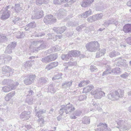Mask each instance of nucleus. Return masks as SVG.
I'll use <instances>...</instances> for the list:
<instances>
[{"label":"nucleus","mask_w":131,"mask_h":131,"mask_svg":"<svg viewBox=\"0 0 131 131\" xmlns=\"http://www.w3.org/2000/svg\"><path fill=\"white\" fill-rule=\"evenodd\" d=\"M82 121L83 124H89L90 123V118L87 116H85L83 118Z\"/></svg>","instance_id":"obj_27"},{"label":"nucleus","mask_w":131,"mask_h":131,"mask_svg":"<svg viewBox=\"0 0 131 131\" xmlns=\"http://www.w3.org/2000/svg\"><path fill=\"white\" fill-rule=\"evenodd\" d=\"M68 105H62L59 111V113L61 114H62L65 112L66 114H67L75 110V108L72 105H71L70 106Z\"/></svg>","instance_id":"obj_4"},{"label":"nucleus","mask_w":131,"mask_h":131,"mask_svg":"<svg viewBox=\"0 0 131 131\" xmlns=\"http://www.w3.org/2000/svg\"><path fill=\"white\" fill-rule=\"evenodd\" d=\"M28 24L31 29L35 28L36 26V23L35 22H31Z\"/></svg>","instance_id":"obj_48"},{"label":"nucleus","mask_w":131,"mask_h":131,"mask_svg":"<svg viewBox=\"0 0 131 131\" xmlns=\"http://www.w3.org/2000/svg\"><path fill=\"white\" fill-rule=\"evenodd\" d=\"M35 77L36 76L35 75H32L29 76V79L31 80L30 81H31V83L35 79Z\"/></svg>","instance_id":"obj_59"},{"label":"nucleus","mask_w":131,"mask_h":131,"mask_svg":"<svg viewBox=\"0 0 131 131\" xmlns=\"http://www.w3.org/2000/svg\"><path fill=\"white\" fill-rule=\"evenodd\" d=\"M15 94V91H12L10 93H8L7 95L9 97V98L11 99L12 97L14 96Z\"/></svg>","instance_id":"obj_55"},{"label":"nucleus","mask_w":131,"mask_h":131,"mask_svg":"<svg viewBox=\"0 0 131 131\" xmlns=\"http://www.w3.org/2000/svg\"><path fill=\"white\" fill-rule=\"evenodd\" d=\"M69 56L68 53L67 54H62L61 56V58L63 60H67L69 58Z\"/></svg>","instance_id":"obj_41"},{"label":"nucleus","mask_w":131,"mask_h":131,"mask_svg":"<svg viewBox=\"0 0 131 131\" xmlns=\"http://www.w3.org/2000/svg\"><path fill=\"white\" fill-rule=\"evenodd\" d=\"M123 30L125 32H131V24H127L125 25L123 27Z\"/></svg>","instance_id":"obj_19"},{"label":"nucleus","mask_w":131,"mask_h":131,"mask_svg":"<svg viewBox=\"0 0 131 131\" xmlns=\"http://www.w3.org/2000/svg\"><path fill=\"white\" fill-rule=\"evenodd\" d=\"M62 73H59L57 74L55 76H54V77H53L52 79L54 81L59 79H61L62 78Z\"/></svg>","instance_id":"obj_36"},{"label":"nucleus","mask_w":131,"mask_h":131,"mask_svg":"<svg viewBox=\"0 0 131 131\" xmlns=\"http://www.w3.org/2000/svg\"><path fill=\"white\" fill-rule=\"evenodd\" d=\"M66 27L65 26L58 28H54L53 30L57 34L63 33L66 30Z\"/></svg>","instance_id":"obj_14"},{"label":"nucleus","mask_w":131,"mask_h":131,"mask_svg":"<svg viewBox=\"0 0 131 131\" xmlns=\"http://www.w3.org/2000/svg\"><path fill=\"white\" fill-rule=\"evenodd\" d=\"M86 24H83L81 25L80 26H78L76 28V29L78 30L79 31L81 30L82 29L86 26Z\"/></svg>","instance_id":"obj_46"},{"label":"nucleus","mask_w":131,"mask_h":131,"mask_svg":"<svg viewBox=\"0 0 131 131\" xmlns=\"http://www.w3.org/2000/svg\"><path fill=\"white\" fill-rule=\"evenodd\" d=\"M36 107H35V112L37 113L36 114V116L39 118L40 117L41 115L43 114L44 113H45L46 111L44 110H41L38 111L37 112V109H36Z\"/></svg>","instance_id":"obj_26"},{"label":"nucleus","mask_w":131,"mask_h":131,"mask_svg":"<svg viewBox=\"0 0 131 131\" xmlns=\"http://www.w3.org/2000/svg\"><path fill=\"white\" fill-rule=\"evenodd\" d=\"M116 127L119 129V131H128V129L131 127V125L129 124L128 127L127 125H122L120 127L117 126Z\"/></svg>","instance_id":"obj_22"},{"label":"nucleus","mask_w":131,"mask_h":131,"mask_svg":"<svg viewBox=\"0 0 131 131\" xmlns=\"http://www.w3.org/2000/svg\"><path fill=\"white\" fill-rule=\"evenodd\" d=\"M63 0H54L53 3L56 4H60L63 3Z\"/></svg>","instance_id":"obj_52"},{"label":"nucleus","mask_w":131,"mask_h":131,"mask_svg":"<svg viewBox=\"0 0 131 131\" xmlns=\"http://www.w3.org/2000/svg\"><path fill=\"white\" fill-rule=\"evenodd\" d=\"M117 124L119 125V127L123 125H127L128 124L126 123V122L125 120H121V119L118 120L116 121Z\"/></svg>","instance_id":"obj_28"},{"label":"nucleus","mask_w":131,"mask_h":131,"mask_svg":"<svg viewBox=\"0 0 131 131\" xmlns=\"http://www.w3.org/2000/svg\"><path fill=\"white\" fill-rule=\"evenodd\" d=\"M41 61L43 62L48 63L50 62L48 56L42 58Z\"/></svg>","instance_id":"obj_44"},{"label":"nucleus","mask_w":131,"mask_h":131,"mask_svg":"<svg viewBox=\"0 0 131 131\" xmlns=\"http://www.w3.org/2000/svg\"><path fill=\"white\" fill-rule=\"evenodd\" d=\"M16 42H13L10 43L8 46L13 49L16 46Z\"/></svg>","instance_id":"obj_45"},{"label":"nucleus","mask_w":131,"mask_h":131,"mask_svg":"<svg viewBox=\"0 0 131 131\" xmlns=\"http://www.w3.org/2000/svg\"><path fill=\"white\" fill-rule=\"evenodd\" d=\"M47 81V78L45 77H41L40 78L39 82L41 84L46 83Z\"/></svg>","instance_id":"obj_38"},{"label":"nucleus","mask_w":131,"mask_h":131,"mask_svg":"<svg viewBox=\"0 0 131 131\" xmlns=\"http://www.w3.org/2000/svg\"><path fill=\"white\" fill-rule=\"evenodd\" d=\"M15 34L16 35V37L17 38H21L24 37V35L22 32L20 31H18L15 33Z\"/></svg>","instance_id":"obj_33"},{"label":"nucleus","mask_w":131,"mask_h":131,"mask_svg":"<svg viewBox=\"0 0 131 131\" xmlns=\"http://www.w3.org/2000/svg\"><path fill=\"white\" fill-rule=\"evenodd\" d=\"M65 64L68 66H75L77 65V62L76 61H75L74 62H69L68 63H65Z\"/></svg>","instance_id":"obj_39"},{"label":"nucleus","mask_w":131,"mask_h":131,"mask_svg":"<svg viewBox=\"0 0 131 131\" xmlns=\"http://www.w3.org/2000/svg\"><path fill=\"white\" fill-rule=\"evenodd\" d=\"M91 10L90 9L88 10L87 11H86L85 13V14H86V16L88 17L89 15L91 14Z\"/></svg>","instance_id":"obj_64"},{"label":"nucleus","mask_w":131,"mask_h":131,"mask_svg":"<svg viewBox=\"0 0 131 131\" xmlns=\"http://www.w3.org/2000/svg\"><path fill=\"white\" fill-rule=\"evenodd\" d=\"M44 3L43 0H36V4L37 5L40 6Z\"/></svg>","instance_id":"obj_53"},{"label":"nucleus","mask_w":131,"mask_h":131,"mask_svg":"<svg viewBox=\"0 0 131 131\" xmlns=\"http://www.w3.org/2000/svg\"><path fill=\"white\" fill-rule=\"evenodd\" d=\"M94 86L93 85L88 86L83 89V92L86 93L90 91L94 88Z\"/></svg>","instance_id":"obj_30"},{"label":"nucleus","mask_w":131,"mask_h":131,"mask_svg":"<svg viewBox=\"0 0 131 131\" xmlns=\"http://www.w3.org/2000/svg\"><path fill=\"white\" fill-rule=\"evenodd\" d=\"M0 40H1V42L3 41L4 40H7V38L6 36L4 35H0Z\"/></svg>","instance_id":"obj_56"},{"label":"nucleus","mask_w":131,"mask_h":131,"mask_svg":"<svg viewBox=\"0 0 131 131\" xmlns=\"http://www.w3.org/2000/svg\"><path fill=\"white\" fill-rule=\"evenodd\" d=\"M43 11L42 10L38 11L37 12H35L34 14L32 15V19H39L41 18L43 16Z\"/></svg>","instance_id":"obj_13"},{"label":"nucleus","mask_w":131,"mask_h":131,"mask_svg":"<svg viewBox=\"0 0 131 131\" xmlns=\"http://www.w3.org/2000/svg\"><path fill=\"white\" fill-rule=\"evenodd\" d=\"M48 56L50 62L53 60H55L58 57V55L57 53L51 54Z\"/></svg>","instance_id":"obj_29"},{"label":"nucleus","mask_w":131,"mask_h":131,"mask_svg":"<svg viewBox=\"0 0 131 131\" xmlns=\"http://www.w3.org/2000/svg\"><path fill=\"white\" fill-rule=\"evenodd\" d=\"M73 81L71 80L69 81H66L62 84V88L67 89L70 87L72 84Z\"/></svg>","instance_id":"obj_20"},{"label":"nucleus","mask_w":131,"mask_h":131,"mask_svg":"<svg viewBox=\"0 0 131 131\" xmlns=\"http://www.w3.org/2000/svg\"><path fill=\"white\" fill-rule=\"evenodd\" d=\"M66 10L63 9H60L58 10L57 12L55 14V15L58 19H61L64 18L66 15Z\"/></svg>","instance_id":"obj_11"},{"label":"nucleus","mask_w":131,"mask_h":131,"mask_svg":"<svg viewBox=\"0 0 131 131\" xmlns=\"http://www.w3.org/2000/svg\"><path fill=\"white\" fill-rule=\"evenodd\" d=\"M94 0H84L82 3L81 5L82 6L86 7L89 6L93 2Z\"/></svg>","instance_id":"obj_17"},{"label":"nucleus","mask_w":131,"mask_h":131,"mask_svg":"<svg viewBox=\"0 0 131 131\" xmlns=\"http://www.w3.org/2000/svg\"><path fill=\"white\" fill-rule=\"evenodd\" d=\"M54 85L52 83L50 84L48 88V91L51 93H55L57 90L56 88L54 86Z\"/></svg>","instance_id":"obj_18"},{"label":"nucleus","mask_w":131,"mask_h":131,"mask_svg":"<svg viewBox=\"0 0 131 131\" xmlns=\"http://www.w3.org/2000/svg\"><path fill=\"white\" fill-rule=\"evenodd\" d=\"M45 35V34L44 33L40 32V33H37L35 35V37H41Z\"/></svg>","instance_id":"obj_57"},{"label":"nucleus","mask_w":131,"mask_h":131,"mask_svg":"<svg viewBox=\"0 0 131 131\" xmlns=\"http://www.w3.org/2000/svg\"><path fill=\"white\" fill-rule=\"evenodd\" d=\"M87 20L88 21L91 22L96 21L95 18H94V15L88 18L87 19Z\"/></svg>","instance_id":"obj_49"},{"label":"nucleus","mask_w":131,"mask_h":131,"mask_svg":"<svg viewBox=\"0 0 131 131\" xmlns=\"http://www.w3.org/2000/svg\"><path fill=\"white\" fill-rule=\"evenodd\" d=\"M32 64L31 62L29 61H27L24 64L25 68L28 69L31 67Z\"/></svg>","instance_id":"obj_37"},{"label":"nucleus","mask_w":131,"mask_h":131,"mask_svg":"<svg viewBox=\"0 0 131 131\" xmlns=\"http://www.w3.org/2000/svg\"><path fill=\"white\" fill-rule=\"evenodd\" d=\"M94 15L96 20L101 19L103 16V14L102 13L97 14Z\"/></svg>","instance_id":"obj_34"},{"label":"nucleus","mask_w":131,"mask_h":131,"mask_svg":"<svg viewBox=\"0 0 131 131\" xmlns=\"http://www.w3.org/2000/svg\"><path fill=\"white\" fill-rule=\"evenodd\" d=\"M30 112L25 111L22 112L20 115V118L24 120H27L30 117Z\"/></svg>","instance_id":"obj_12"},{"label":"nucleus","mask_w":131,"mask_h":131,"mask_svg":"<svg viewBox=\"0 0 131 131\" xmlns=\"http://www.w3.org/2000/svg\"><path fill=\"white\" fill-rule=\"evenodd\" d=\"M57 19L51 15L46 16L43 19V21L46 24H51L56 22Z\"/></svg>","instance_id":"obj_6"},{"label":"nucleus","mask_w":131,"mask_h":131,"mask_svg":"<svg viewBox=\"0 0 131 131\" xmlns=\"http://www.w3.org/2000/svg\"><path fill=\"white\" fill-rule=\"evenodd\" d=\"M87 51L91 52H95L100 50V45L97 41H92L88 43L86 45Z\"/></svg>","instance_id":"obj_2"},{"label":"nucleus","mask_w":131,"mask_h":131,"mask_svg":"<svg viewBox=\"0 0 131 131\" xmlns=\"http://www.w3.org/2000/svg\"><path fill=\"white\" fill-rule=\"evenodd\" d=\"M109 24H116V25L117 21H116L115 19H111L110 20H108Z\"/></svg>","instance_id":"obj_51"},{"label":"nucleus","mask_w":131,"mask_h":131,"mask_svg":"<svg viewBox=\"0 0 131 131\" xmlns=\"http://www.w3.org/2000/svg\"><path fill=\"white\" fill-rule=\"evenodd\" d=\"M97 126L98 127L95 131H111L110 128H106L107 126L106 124L100 123Z\"/></svg>","instance_id":"obj_10"},{"label":"nucleus","mask_w":131,"mask_h":131,"mask_svg":"<svg viewBox=\"0 0 131 131\" xmlns=\"http://www.w3.org/2000/svg\"><path fill=\"white\" fill-rule=\"evenodd\" d=\"M92 105L95 106V109L97 110H99L101 109L100 108V107L99 106V104H95L93 103Z\"/></svg>","instance_id":"obj_62"},{"label":"nucleus","mask_w":131,"mask_h":131,"mask_svg":"<svg viewBox=\"0 0 131 131\" xmlns=\"http://www.w3.org/2000/svg\"><path fill=\"white\" fill-rule=\"evenodd\" d=\"M60 47L58 45L52 48L49 50L48 52L49 53H51L52 52H56L59 51L60 50Z\"/></svg>","instance_id":"obj_25"},{"label":"nucleus","mask_w":131,"mask_h":131,"mask_svg":"<svg viewBox=\"0 0 131 131\" xmlns=\"http://www.w3.org/2000/svg\"><path fill=\"white\" fill-rule=\"evenodd\" d=\"M116 127L119 129V131H128V129L131 127V125L129 124L128 127L127 125H122L120 127L117 126Z\"/></svg>","instance_id":"obj_21"},{"label":"nucleus","mask_w":131,"mask_h":131,"mask_svg":"<svg viewBox=\"0 0 131 131\" xmlns=\"http://www.w3.org/2000/svg\"><path fill=\"white\" fill-rule=\"evenodd\" d=\"M105 53V50L104 49H101L97 51L96 53V57L99 58L104 55Z\"/></svg>","instance_id":"obj_23"},{"label":"nucleus","mask_w":131,"mask_h":131,"mask_svg":"<svg viewBox=\"0 0 131 131\" xmlns=\"http://www.w3.org/2000/svg\"><path fill=\"white\" fill-rule=\"evenodd\" d=\"M18 82H16L13 85H8L7 86H5L3 88V91L5 92H7L12 90H14L19 85Z\"/></svg>","instance_id":"obj_9"},{"label":"nucleus","mask_w":131,"mask_h":131,"mask_svg":"<svg viewBox=\"0 0 131 131\" xmlns=\"http://www.w3.org/2000/svg\"><path fill=\"white\" fill-rule=\"evenodd\" d=\"M91 95H94V97L96 99H100L105 96L104 92L100 89H96L92 91L91 93Z\"/></svg>","instance_id":"obj_5"},{"label":"nucleus","mask_w":131,"mask_h":131,"mask_svg":"<svg viewBox=\"0 0 131 131\" xmlns=\"http://www.w3.org/2000/svg\"><path fill=\"white\" fill-rule=\"evenodd\" d=\"M21 8L19 4L15 5V10L16 12L18 13L21 10Z\"/></svg>","instance_id":"obj_40"},{"label":"nucleus","mask_w":131,"mask_h":131,"mask_svg":"<svg viewBox=\"0 0 131 131\" xmlns=\"http://www.w3.org/2000/svg\"><path fill=\"white\" fill-rule=\"evenodd\" d=\"M121 72V69L118 67L115 68L111 70V73L115 74L120 73Z\"/></svg>","instance_id":"obj_31"},{"label":"nucleus","mask_w":131,"mask_h":131,"mask_svg":"<svg viewBox=\"0 0 131 131\" xmlns=\"http://www.w3.org/2000/svg\"><path fill=\"white\" fill-rule=\"evenodd\" d=\"M124 94V91L118 89L113 92H109L107 95V97L108 99L112 101H115L117 100L119 98L123 97Z\"/></svg>","instance_id":"obj_1"},{"label":"nucleus","mask_w":131,"mask_h":131,"mask_svg":"<svg viewBox=\"0 0 131 131\" xmlns=\"http://www.w3.org/2000/svg\"><path fill=\"white\" fill-rule=\"evenodd\" d=\"M119 54H120L117 51H116L114 50L109 53V56L110 57L112 58Z\"/></svg>","instance_id":"obj_32"},{"label":"nucleus","mask_w":131,"mask_h":131,"mask_svg":"<svg viewBox=\"0 0 131 131\" xmlns=\"http://www.w3.org/2000/svg\"><path fill=\"white\" fill-rule=\"evenodd\" d=\"M81 113L82 112L81 111L79 110H77L74 112V114L76 116H79L81 115Z\"/></svg>","instance_id":"obj_58"},{"label":"nucleus","mask_w":131,"mask_h":131,"mask_svg":"<svg viewBox=\"0 0 131 131\" xmlns=\"http://www.w3.org/2000/svg\"><path fill=\"white\" fill-rule=\"evenodd\" d=\"M13 81L9 79H4L2 82V83L3 85H13L12 83H13Z\"/></svg>","instance_id":"obj_24"},{"label":"nucleus","mask_w":131,"mask_h":131,"mask_svg":"<svg viewBox=\"0 0 131 131\" xmlns=\"http://www.w3.org/2000/svg\"><path fill=\"white\" fill-rule=\"evenodd\" d=\"M10 12L7 9L5 8L2 9L0 12V14H1V18L3 20H5L8 19L10 16Z\"/></svg>","instance_id":"obj_7"},{"label":"nucleus","mask_w":131,"mask_h":131,"mask_svg":"<svg viewBox=\"0 0 131 131\" xmlns=\"http://www.w3.org/2000/svg\"><path fill=\"white\" fill-rule=\"evenodd\" d=\"M45 47L43 41H39L32 42L30 48H33V52H35L44 48Z\"/></svg>","instance_id":"obj_3"},{"label":"nucleus","mask_w":131,"mask_h":131,"mask_svg":"<svg viewBox=\"0 0 131 131\" xmlns=\"http://www.w3.org/2000/svg\"><path fill=\"white\" fill-rule=\"evenodd\" d=\"M80 54V51L77 50H72L70 51L68 54L70 57H77L79 56Z\"/></svg>","instance_id":"obj_15"},{"label":"nucleus","mask_w":131,"mask_h":131,"mask_svg":"<svg viewBox=\"0 0 131 131\" xmlns=\"http://www.w3.org/2000/svg\"><path fill=\"white\" fill-rule=\"evenodd\" d=\"M86 98V96L85 95H80L79 97V99L80 101H82Z\"/></svg>","instance_id":"obj_54"},{"label":"nucleus","mask_w":131,"mask_h":131,"mask_svg":"<svg viewBox=\"0 0 131 131\" xmlns=\"http://www.w3.org/2000/svg\"><path fill=\"white\" fill-rule=\"evenodd\" d=\"M128 74L127 73L125 72L124 74H121V77L122 78H126L128 77Z\"/></svg>","instance_id":"obj_63"},{"label":"nucleus","mask_w":131,"mask_h":131,"mask_svg":"<svg viewBox=\"0 0 131 131\" xmlns=\"http://www.w3.org/2000/svg\"><path fill=\"white\" fill-rule=\"evenodd\" d=\"M13 50L11 48L7 46L6 48L5 51V53H6L10 54L12 53V50Z\"/></svg>","instance_id":"obj_42"},{"label":"nucleus","mask_w":131,"mask_h":131,"mask_svg":"<svg viewBox=\"0 0 131 131\" xmlns=\"http://www.w3.org/2000/svg\"><path fill=\"white\" fill-rule=\"evenodd\" d=\"M31 80L28 79H25L24 80V83L26 85H28L31 83Z\"/></svg>","instance_id":"obj_50"},{"label":"nucleus","mask_w":131,"mask_h":131,"mask_svg":"<svg viewBox=\"0 0 131 131\" xmlns=\"http://www.w3.org/2000/svg\"><path fill=\"white\" fill-rule=\"evenodd\" d=\"M21 19L19 17H15L14 18L13 22L15 24H17L20 22Z\"/></svg>","instance_id":"obj_43"},{"label":"nucleus","mask_w":131,"mask_h":131,"mask_svg":"<svg viewBox=\"0 0 131 131\" xmlns=\"http://www.w3.org/2000/svg\"><path fill=\"white\" fill-rule=\"evenodd\" d=\"M58 64V62H55L51 63L47 66L46 69L47 70H49L57 66Z\"/></svg>","instance_id":"obj_16"},{"label":"nucleus","mask_w":131,"mask_h":131,"mask_svg":"<svg viewBox=\"0 0 131 131\" xmlns=\"http://www.w3.org/2000/svg\"><path fill=\"white\" fill-rule=\"evenodd\" d=\"M33 98L31 97H27L25 100V102L29 105H31L33 103Z\"/></svg>","instance_id":"obj_35"},{"label":"nucleus","mask_w":131,"mask_h":131,"mask_svg":"<svg viewBox=\"0 0 131 131\" xmlns=\"http://www.w3.org/2000/svg\"><path fill=\"white\" fill-rule=\"evenodd\" d=\"M5 61L6 60L5 59V58L4 59L3 57L1 56L0 57V64L4 63Z\"/></svg>","instance_id":"obj_60"},{"label":"nucleus","mask_w":131,"mask_h":131,"mask_svg":"<svg viewBox=\"0 0 131 131\" xmlns=\"http://www.w3.org/2000/svg\"><path fill=\"white\" fill-rule=\"evenodd\" d=\"M111 71L106 70H105L104 71L102 74V75L104 76L105 75H107L111 74Z\"/></svg>","instance_id":"obj_47"},{"label":"nucleus","mask_w":131,"mask_h":131,"mask_svg":"<svg viewBox=\"0 0 131 131\" xmlns=\"http://www.w3.org/2000/svg\"><path fill=\"white\" fill-rule=\"evenodd\" d=\"M14 70L12 68L6 66H3L2 69V73L5 74V76L8 77L10 76V73L12 72L13 73Z\"/></svg>","instance_id":"obj_8"},{"label":"nucleus","mask_w":131,"mask_h":131,"mask_svg":"<svg viewBox=\"0 0 131 131\" xmlns=\"http://www.w3.org/2000/svg\"><path fill=\"white\" fill-rule=\"evenodd\" d=\"M126 40L127 43L131 45V36L127 38Z\"/></svg>","instance_id":"obj_61"}]
</instances>
